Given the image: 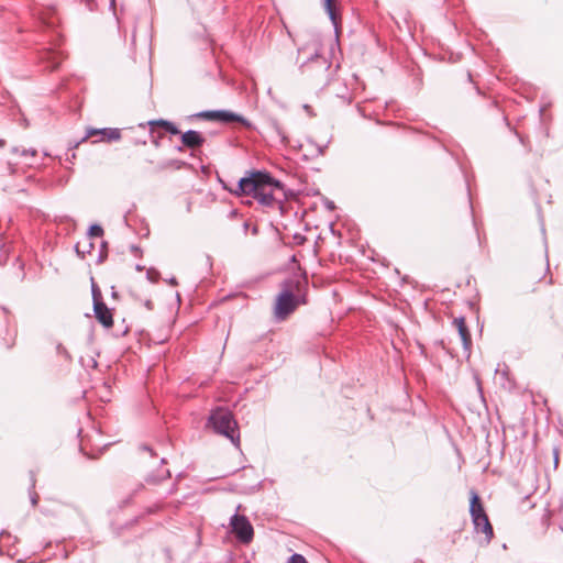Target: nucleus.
Returning a JSON list of instances; mask_svg holds the SVG:
<instances>
[{"instance_id":"1","label":"nucleus","mask_w":563,"mask_h":563,"mask_svg":"<svg viewBox=\"0 0 563 563\" xmlns=\"http://www.w3.org/2000/svg\"><path fill=\"white\" fill-rule=\"evenodd\" d=\"M283 185L271 177L268 173L252 170L241 178L231 192L238 197L252 196L261 205L271 207L278 200L277 195L283 194Z\"/></svg>"},{"instance_id":"2","label":"nucleus","mask_w":563,"mask_h":563,"mask_svg":"<svg viewBox=\"0 0 563 563\" xmlns=\"http://www.w3.org/2000/svg\"><path fill=\"white\" fill-rule=\"evenodd\" d=\"M302 303L306 301L300 295V283L288 280L283 284V289L276 298L274 313L277 319L285 320Z\"/></svg>"},{"instance_id":"3","label":"nucleus","mask_w":563,"mask_h":563,"mask_svg":"<svg viewBox=\"0 0 563 563\" xmlns=\"http://www.w3.org/2000/svg\"><path fill=\"white\" fill-rule=\"evenodd\" d=\"M209 422L216 432L225 435L233 442L235 441L236 422L229 410L223 408L214 410L210 416Z\"/></svg>"},{"instance_id":"4","label":"nucleus","mask_w":563,"mask_h":563,"mask_svg":"<svg viewBox=\"0 0 563 563\" xmlns=\"http://www.w3.org/2000/svg\"><path fill=\"white\" fill-rule=\"evenodd\" d=\"M196 118L206 120V121H216L221 123H241L244 125H249L247 120L232 111L229 110H211V111H201L196 114Z\"/></svg>"},{"instance_id":"5","label":"nucleus","mask_w":563,"mask_h":563,"mask_svg":"<svg viewBox=\"0 0 563 563\" xmlns=\"http://www.w3.org/2000/svg\"><path fill=\"white\" fill-rule=\"evenodd\" d=\"M231 531L243 543H250L254 536V530L249 519L242 515H234L231 518Z\"/></svg>"},{"instance_id":"6","label":"nucleus","mask_w":563,"mask_h":563,"mask_svg":"<svg viewBox=\"0 0 563 563\" xmlns=\"http://www.w3.org/2000/svg\"><path fill=\"white\" fill-rule=\"evenodd\" d=\"M100 135V141L102 142H112L119 141L121 139V132L119 129L106 128V129H95L88 128L86 131L85 137L75 145L77 148L80 143L86 142L88 139Z\"/></svg>"},{"instance_id":"7","label":"nucleus","mask_w":563,"mask_h":563,"mask_svg":"<svg viewBox=\"0 0 563 563\" xmlns=\"http://www.w3.org/2000/svg\"><path fill=\"white\" fill-rule=\"evenodd\" d=\"M93 311L96 319L102 327L106 329H111L113 327V311L96 296L93 301Z\"/></svg>"},{"instance_id":"8","label":"nucleus","mask_w":563,"mask_h":563,"mask_svg":"<svg viewBox=\"0 0 563 563\" xmlns=\"http://www.w3.org/2000/svg\"><path fill=\"white\" fill-rule=\"evenodd\" d=\"M549 268L545 266H540L539 268H534L529 272L527 276L528 287L531 288V291H536L533 287L538 282H543L545 286H550L552 284V278L548 277Z\"/></svg>"},{"instance_id":"9","label":"nucleus","mask_w":563,"mask_h":563,"mask_svg":"<svg viewBox=\"0 0 563 563\" xmlns=\"http://www.w3.org/2000/svg\"><path fill=\"white\" fill-rule=\"evenodd\" d=\"M181 143L189 150H196L203 145L205 137L199 132L189 130L181 134Z\"/></svg>"},{"instance_id":"10","label":"nucleus","mask_w":563,"mask_h":563,"mask_svg":"<svg viewBox=\"0 0 563 563\" xmlns=\"http://www.w3.org/2000/svg\"><path fill=\"white\" fill-rule=\"evenodd\" d=\"M470 512H471L473 522L476 520L483 521V517L487 516V514L484 509L483 503H482L479 496L477 495V493H475V492H471Z\"/></svg>"},{"instance_id":"11","label":"nucleus","mask_w":563,"mask_h":563,"mask_svg":"<svg viewBox=\"0 0 563 563\" xmlns=\"http://www.w3.org/2000/svg\"><path fill=\"white\" fill-rule=\"evenodd\" d=\"M463 343L465 350H470L472 345V336L471 332L466 325L465 319L463 317L455 318L453 321Z\"/></svg>"},{"instance_id":"12","label":"nucleus","mask_w":563,"mask_h":563,"mask_svg":"<svg viewBox=\"0 0 563 563\" xmlns=\"http://www.w3.org/2000/svg\"><path fill=\"white\" fill-rule=\"evenodd\" d=\"M473 523L475 526V530L477 532H482L485 536L486 542H489L494 538V530L488 516H484L483 521L476 520Z\"/></svg>"},{"instance_id":"13","label":"nucleus","mask_w":563,"mask_h":563,"mask_svg":"<svg viewBox=\"0 0 563 563\" xmlns=\"http://www.w3.org/2000/svg\"><path fill=\"white\" fill-rule=\"evenodd\" d=\"M150 126H151V131H154V128L155 126H159V128H163L164 130H166L167 132L172 133V134H179L180 131L177 129V126L169 122V121H166V120H154V121H150L148 122Z\"/></svg>"},{"instance_id":"14","label":"nucleus","mask_w":563,"mask_h":563,"mask_svg":"<svg viewBox=\"0 0 563 563\" xmlns=\"http://www.w3.org/2000/svg\"><path fill=\"white\" fill-rule=\"evenodd\" d=\"M150 126H151V131H154V128L155 126H159V128H163L164 130H166L167 132L172 133V134H179L180 131L177 129V126L169 122V121H166V120H154V121H150L148 122Z\"/></svg>"},{"instance_id":"15","label":"nucleus","mask_w":563,"mask_h":563,"mask_svg":"<svg viewBox=\"0 0 563 563\" xmlns=\"http://www.w3.org/2000/svg\"><path fill=\"white\" fill-rule=\"evenodd\" d=\"M324 1H325V10L329 13L333 23H335L336 16H335V11H334V2H333V0H324Z\"/></svg>"},{"instance_id":"16","label":"nucleus","mask_w":563,"mask_h":563,"mask_svg":"<svg viewBox=\"0 0 563 563\" xmlns=\"http://www.w3.org/2000/svg\"><path fill=\"white\" fill-rule=\"evenodd\" d=\"M89 234L95 238H99L103 234V229L100 225H91Z\"/></svg>"},{"instance_id":"17","label":"nucleus","mask_w":563,"mask_h":563,"mask_svg":"<svg viewBox=\"0 0 563 563\" xmlns=\"http://www.w3.org/2000/svg\"><path fill=\"white\" fill-rule=\"evenodd\" d=\"M287 563H308L301 554H292Z\"/></svg>"}]
</instances>
